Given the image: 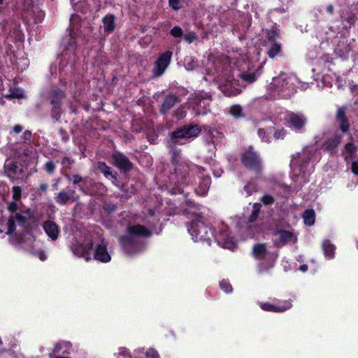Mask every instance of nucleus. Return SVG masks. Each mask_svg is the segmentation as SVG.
<instances>
[{
    "mask_svg": "<svg viewBox=\"0 0 358 358\" xmlns=\"http://www.w3.org/2000/svg\"><path fill=\"white\" fill-rule=\"evenodd\" d=\"M69 346H70L69 343L66 342V341H64V342H62V343H58V344L56 345L55 348H56V350H57L62 349V348H69Z\"/></svg>",
    "mask_w": 358,
    "mask_h": 358,
    "instance_id": "nucleus-44",
    "label": "nucleus"
},
{
    "mask_svg": "<svg viewBox=\"0 0 358 358\" xmlns=\"http://www.w3.org/2000/svg\"><path fill=\"white\" fill-rule=\"evenodd\" d=\"M184 65L187 71H192L196 67V63L192 57H186L184 60Z\"/></svg>",
    "mask_w": 358,
    "mask_h": 358,
    "instance_id": "nucleus-27",
    "label": "nucleus"
},
{
    "mask_svg": "<svg viewBox=\"0 0 358 358\" xmlns=\"http://www.w3.org/2000/svg\"><path fill=\"white\" fill-rule=\"evenodd\" d=\"M43 228L48 236L52 240L57 238L59 234V229L55 223L52 222V221H47L44 223Z\"/></svg>",
    "mask_w": 358,
    "mask_h": 358,
    "instance_id": "nucleus-15",
    "label": "nucleus"
},
{
    "mask_svg": "<svg viewBox=\"0 0 358 358\" xmlns=\"http://www.w3.org/2000/svg\"><path fill=\"white\" fill-rule=\"evenodd\" d=\"M266 247L263 244L255 245L253 248V254L256 258H263L266 255Z\"/></svg>",
    "mask_w": 358,
    "mask_h": 358,
    "instance_id": "nucleus-21",
    "label": "nucleus"
},
{
    "mask_svg": "<svg viewBox=\"0 0 358 358\" xmlns=\"http://www.w3.org/2000/svg\"><path fill=\"white\" fill-rule=\"evenodd\" d=\"M3 2V0H0V5H1Z\"/></svg>",
    "mask_w": 358,
    "mask_h": 358,
    "instance_id": "nucleus-60",
    "label": "nucleus"
},
{
    "mask_svg": "<svg viewBox=\"0 0 358 358\" xmlns=\"http://www.w3.org/2000/svg\"><path fill=\"white\" fill-rule=\"evenodd\" d=\"M94 259L103 263H107L110 261V254L108 251L106 245L104 243L96 246L94 253Z\"/></svg>",
    "mask_w": 358,
    "mask_h": 358,
    "instance_id": "nucleus-9",
    "label": "nucleus"
},
{
    "mask_svg": "<svg viewBox=\"0 0 358 358\" xmlns=\"http://www.w3.org/2000/svg\"><path fill=\"white\" fill-rule=\"evenodd\" d=\"M195 38H196V35L194 33L191 32V33H188L185 35V39L188 43H192Z\"/></svg>",
    "mask_w": 358,
    "mask_h": 358,
    "instance_id": "nucleus-41",
    "label": "nucleus"
},
{
    "mask_svg": "<svg viewBox=\"0 0 358 358\" xmlns=\"http://www.w3.org/2000/svg\"><path fill=\"white\" fill-rule=\"evenodd\" d=\"M249 187H250L249 185L245 186V190L248 192V195H250L251 194V192L248 191Z\"/></svg>",
    "mask_w": 358,
    "mask_h": 358,
    "instance_id": "nucleus-58",
    "label": "nucleus"
},
{
    "mask_svg": "<svg viewBox=\"0 0 358 358\" xmlns=\"http://www.w3.org/2000/svg\"><path fill=\"white\" fill-rule=\"evenodd\" d=\"M285 129H279L277 131H275V136L276 138H282L285 135Z\"/></svg>",
    "mask_w": 358,
    "mask_h": 358,
    "instance_id": "nucleus-45",
    "label": "nucleus"
},
{
    "mask_svg": "<svg viewBox=\"0 0 358 358\" xmlns=\"http://www.w3.org/2000/svg\"><path fill=\"white\" fill-rule=\"evenodd\" d=\"M80 21V17L77 15H72L71 18V32L69 35L63 40V44L67 49H73L75 47V36L78 29L77 23Z\"/></svg>",
    "mask_w": 358,
    "mask_h": 358,
    "instance_id": "nucleus-4",
    "label": "nucleus"
},
{
    "mask_svg": "<svg viewBox=\"0 0 358 358\" xmlns=\"http://www.w3.org/2000/svg\"><path fill=\"white\" fill-rule=\"evenodd\" d=\"M38 256L39 257V259L41 260V261H44L46 259V255H45V253L42 251L39 252L38 253Z\"/></svg>",
    "mask_w": 358,
    "mask_h": 358,
    "instance_id": "nucleus-50",
    "label": "nucleus"
},
{
    "mask_svg": "<svg viewBox=\"0 0 358 358\" xmlns=\"http://www.w3.org/2000/svg\"><path fill=\"white\" fill-rule=\"evenodd\" d=\"M120 358V357H119Z\"/></svg>",
    "mask_w": 358,
    "mask_h": 358,
    "instance_id": "nucleus-62",
    "label": "nucleus"
},
{
    "mask_svg": "<svg viewBox=\"0 0 358 358\" xmlns=\"http://www.w3.org/2000/svg\"><path fill=\"white\" fill-rule=\"evenodd\" d=\"M304 154L297 153L296 155L293 157V159L291 161L290 166L293 171L296 172L298 167L300 166V163L303 158Z\"/></svg>",
    "mask_w": 358,
    "mask_h": 358,
    "instance_id": "nucleus-22",
    "label": "nucleus"
},
{
    "mask_svg": "<svg viewBox=\"0 0 358 358\" xmlns=\"http://www.w3.org/2000/svg\"><path fill=\"white\" fill-rule=\"evenodd\" d=\"M262 201L265 205H269L273 203L274 199L271 196L266 194L262 198Z\"/></svg>",
    "mask_w": 358,
    "mask_h": 358,
    "instance_id": "nucleus-38",
    "label": "nucleus"
},
{
    "mask_svg": "<svg viewBox=\"0 0 358 358\" xmlns=\"http://www.w3.org/2000/svg\"><path fill=\"white\" fill-rule=\"evenodd\" d=\"M6 97L8 99H13V98H24V93L22 90H16L13 92H12L10 94L6 95Z\"/></svg>",
    "mask_w": 358,
    "mask_h": 358,
    "instance_id": "nucleus-30",
    "label": "nucleus"
},
{
    "mask_svg": "<svg viewBox=\"0 0 358 358\" xmlns=\"http://www.w3.org/2000/svg\"><path fill=\"white\" fill-rule=\"evenodd\" d=\"M322 247L325 256L329 259H331L334 255V246L329 241H324Z\"/></svg>",
    "mask_w": 358,
    "mask_h": 358,
    "instance_id": "nucleus-19",
    "label": "nucleus"
},
{
    "mask_svg": "<svg viewBox=\"0 0 358 358\" xmlns=\"http://www.w3.org/2000/svg\"><path fill=\"white\" fill-rule=\"evenodd\" d=\"M220 287L224 292L227 293L231 292L232 291L231 285L225 280H222L220 282Z\"/></svg>",
    "mask_w": 358,
    "mask_h": 358,
    "instance_id": "nucleus-35",
    "label": "nucleus"
},
{
    "mask_svg": "<svg viewBox=\"0 0 358 358\" xmlns=\"http://www.w3.org/2000/svg\"><path fill=\"white\" fill-rule=\"evenodd\" d=\"M281 50V45L279 43H273L268 51V56L271 58H273L276 55H278Z\"/></svg>",
    "mask_w": 358,
    "mask_h": 358,
    "instance_id": "nucleus-26",
    "label": "nucleus"
},
{
    "mask_svg": "<svg viewBox=\"0 0 358 358\" xmlns=\"http://www.w3.org/2000/svg\"><path fill=\"white\" fill-rule=\"evenodd\" d=\"M241 76L243 80L248 83H252L256 80V75L253 73H243Z\"/></svg>",
    "mask_w": 358,
    "mask_h": 358,
    "instance_id": "nucleus-33",
    "label": "nucleus"
},
{
    "mask_svg": "<svg viewBox=\"0 0 358 358\" xmlns=\"http://www.w3.org/2000/svg\"><path fill=\"white\" fill-rule=\"evenodd\" d=\"M200 129L197 126H187L173 132V138H189L196 136L200 133Z\"/></svg>",
    "mask_w": 358,
    "mask_h": 358,
    "instance_id": "nucleus-6",
    "label": "nucleus"
},
{
    "mask_svg": "<svg viewBox=\"0 0 358 358\" xmlns=\"http://www.w3.org/2000/svg\"><path fill=\"white\" fill-rule=\"evenodd\" d=\"M336 120L339 123L340 127L343 132L348 131L349 124L345 118V112L343 108H339L336 113Z\"/></svg>",
    "mask_w": 358,
    "mask_h": 358,
    "instance_id": "nucleus-16",
    "label": "nucleus"
},
{
    "mask_svg": "<svg viewBox=\"0 0 358 358\" xmlns=\"http://www.w3.org/2000/svg\"><path fill=\"white\" fill-rule=\"evenodd\" d=\"M295 241L293 234L287 231H281L275 234V241L278 245H284L289 241Z\"/></svg>",
    "mask_w": 358,
    "mask_h": 358,
    "instance_id": "nucleus-14",
    "label": "nucleus"
},
{
    "mask_svg": "<svg viewBox=\"0 0 358 358\" xmlns=\"http://www.w3.org/2000/svg\"><path fill=\"white\" fill-rule=\"evenodd\" d=\"M261 205L259 203H255L253 206V211L250 215V221L254 222L259 215Z\"/></svg>",
    "mask_w": 358,
    "mask_h": 358,
    "instance_id": "nucleus-29",
    "label": "nucleus"
},
{
    "mask_svg": "<svg viewBox=\"0 0 358 358\" xmlns=\"http://www.w3.org/2000/svg\"><path fill=\"white\" fill-rule=\"evenodd\" d=\"M169 5L174 9L178 10L181 7L180 0H169Z\"/></svg>",
    "mask_w": 358,
    "mask_h": 358,
    "instance_id": "nucleus-39",
    "label": "nucleus"
},
{
    "mask_svg": "<svg viewBox=\"0 0 358 358\" xmlns=\"http://www.w3.org/2000/svg\"><path fill=\"white\" fill-rule=\"evenodd\" d=\"M177 102V98L175 96H169L164 101L162 110H166L174 106Z\"/></svg>",
    "mask_w": 358,
    "mask_h": 358,
    "instance_id": "nucleus-25",
    "label": "nucleus"
},
{
    "mask_svg": "<svg viewBox=\"0 0 358 358\" xmlns=\"http://www.w3.org/2000/svg\"><path fill=\"white\" fill-rule=\"evenodd\" d=\"M189 232L194 241H206L210 245L211 231L203 221L197 220L192 222Z\"/></svg>",
    "mask_w": 358,
    "mask_h": 358,
    "instance_id": "nucleus-2",
    "label": "nucleus"
},
{
    "mask_svg": "<svg viewBox=\"0 0 358 358\" xmlns=\"http://www.w3.org/2000/svg\"><path fill=\"white\" fill-rule=\"evenodd\" d=\"M82 178L79 176H73L72 178L73 182L76 184L81 181Z\"/></svg>",
    "mask_w": 358,
    "mask_h": 358,
    "instance_id": "nucleus-47",
    "label": "nucleus"
},
{
    "mask_svg": "<svg viewBox=\"0 0 358 358\" xmlns=\"http://www.w3.org/2000/svg\"><path fill=\"white\" fill-rule=\"evenodd\" d=\"M47 187H48V186H47V185H45V184H42V185H41V186H40V189H41V190H43V191H45V190L47 189Z\"/></svg>",
    "mask_w": 358,
    "mask_h": 358,
    "instance_id": "nucleus-53",
    "label": "nucleus"
},
{
    "mask_svg": "<svg viewBox=\"0 0 358 358\" xmlns=\"http://www.w3.org/2000/svg\"><path fill=\"white\" fill-rule=\"evenodd\" d=\"M121 243L124 245V247L126 248L127 247V239L121 238Z\"/></svg>",
    "mask_w": 358,
    "mask_h": 358,
    "instance_id": "nucleus-55",
    "label": "nucleus"
},
{
    "mask_svg": "<svg viewBox=\"0 0 358 358\" xmlns=\"http://www.w3.org/2000/svg\"><path fill=\"white\" fill-rule=\"evenodd\" d=\"M303 219L305 224L312 226L315 221V213L312 209L305 210L303 214Z\"/></svg>",
    "mask_w": 358,
    "mask_h": 358,
    "instance_id": "nucleus-17",
    "label": "nucleus"
},
{
    "mask_svg": "<svg viewBox=\"0 0 358 358\" xmlns=\"http://www.w3.org/2000/svg\"><path fill=\"white\" fill-rule=\"evenodd\" d=\"M146 357L148 358H157L158 357V353L154 350H149L146 352Z\"/></svg>",
    "mask_w": 358,
    "mask_h": 358,
    "instance_id": "nucleus-42",
    "label": "nucleus"
},
{
    "mask_svg": "<svg viewBox=\"0 0 358 358\" xmlns=\"http://www.w3.org/2000/svg\"><path fill=\"white\" fill-rule=\"evenodd\" d=\"M24 136L26 140H28L31 137V133L29 131H25L24 133Z\"/></svg>",
    "mask_w": 358,
    "mask_h": 358,
    "instance_id": "nucleus-52",
    "label": "nucleus"
},
{
    "mask_svg": "<svg viewBox=\"0 0 358 358\" xmlns=\"http://www.w3.org/2000/svg\"><path fill=\"white\" fill-rule=\"evenodd\" d=\"M75 0H71L72 2H73Z\"/></svg>",
    "mask_w": 358,
    "mask_h": 358,
    "instance_id": "nucleus-61",
    "label": "nucleus"
},
{
    "mask_svg": "<svg viewBox=\"0 0 358 358\" xmlns=\"http://www.w3.org/2000/svg\"><path fill=\"white\" fill-rule=\"evenodd\" d=\"M13 198L15 201H18L21 198V189L17 186L13 188Z\"/></svg>",
    "mask_w": 358,
    "mask_h": 358,
    "instance_id": "nucleus-34",
    "label": "nucleus"
},
{
    "mask_svg": "<svg viewBox=\"0 0 358 358\" xmlns=\"http://www.w3.org/2000/svg\"><path fill=\"white\" fill-rule=\"evenodd\" d=\"M129 236H149L150 231L145 227L141 225H136L128 228Z\"/></svg>",
    "mask_w": 358,
    "mask_h": 358,
    "instance_id": "nucleus-13",
    "label": "nucleus"
},
{
    "mask_svg": "<svg viewBox=\"0 0 358 358\" xmlns=\"http://www.w3.org/2000/svg\"><path fill=\"white\" fill-rule=\"evenodd\" d=\"M92 248V243L91 242L87 243L85 245H78L73 249L74 254L83 257L86 261L91 259L90 251Z\"/></svg>",
    "mask_w": 358,
    "mask_h": 358,
    "instance_id": "nucleus-12",
    "label": "nucleus"
},
{
    "mask_svg": "<svg viewBox=\"0 0 358 358\" xmlns=\"http://www.w3.org/2000/svg\"><path fill=\"white\" fill-rule=\"evenodd\" d=\"M73 193L74 192L72 190H69L66 192L62 191L59 193L57 196V201L59 203L65 204L73 196Z\"/></svg>",
    "mask_w": 358,
    "mask_h": 358,
    "instance_id": "nucleus-20",
    "label": "nucleus"
},
{
    "mask_svg": "<svg viewBox=\"0 0 358 358\" xmlns=\"http://www.w3.org/2000/svg\"><path fill=\"white\" fill-rule=\"evenodd\" d=\"M259 136L262 138V140H264L266 131L264 129H259L258 131Z\"/></svg>",
    "mask_w": 358,
    "mask_h": 358,
    "instance_id": "nucleus-49",
    "label": "nucleus"
},
{
    "mask_svg": "<svg viewBox=\"0 0 358 358\" xmlns=\"http://www.w3.org/2000/svg\"><path fill=\"white\" fill-rule=\"evenodd\" d=\"M33 214L30 209H27L24 213V215H21L20 213H16L15 215V218L16 220H17L20 223H22L25 222L27 220L30 219L32 217Z\"/></svg>",
    "mask_w": 358,
    "mask_h": 358,
    "instance_id": "nucleus-24",
    "label": "nucleus"
},
{
    "mask_svg": "<svg viewBox=\"0 0 358 358\" xmlns=\"http://www.w3.org/2000/svg\"><path fill=\"white\" fill-rule=\"evenodd\" d=\"M113 160L115 165L120 169L128 171L131 168V163L122 154H114L113 155Z\"/></svg>",
    "mask_w": 358,
    "mask_h": 358,
    "instance_id": "nucleus-11",
    "label": "nucleus"
},
{
    "mask_svg": "<svg viewBox=\"0 0 358 358\" xmlns=\"http://www.w3.org/2000/svg\"><path fill=\"white\" fill-rule=\"evenodd\" d=\"M172 57V52L166 51L161 54L155 62L153 73L155 76H162L169 66Z\"/></svg>",
    "mask_w": 358,
    "mask_h": 358,
    "instance_id": "nucleus-3",
    "label": "nucleus"
},
{
    "mask_svg": "<svg viewBox=\"0 0 358 358\" xmlns=\"http://www.w3.org/2000/svg\"><path fill=\"white\" fill-rule=\"evenodd\" d=\"M171 34L174 37H180L182 35V31L179 27H174L171 30Z\"/></svg>",
    "mask_w": 358,
    "mask_h": 358,
    "instance_id": "nucleus-37",
    "label": "nucleus"
},
{
    "mask_svg": "<svg viewBox=\"0 0 358 358\" xmlns=\"http://www.w3.org/2000/svg\"><path fill=\"white\" fill-rule=\"evenodd\" d=\"M45 170L48 173H52L55 170V166L51 162H48L45 164Z\"/></svg>",
    "mask_w": 358,
    "mask_h": 358,
    "instance_id": "nucleus-43",
    "label": "nucleus"
},
{
    "mask_svg": "<svg viewBox=\"0 0 358 358\" xmlns=\"http://www.w3.org/2000/svg\"><path fill=\"white\" fill-rule=\"evenodd\" d=\"M103 29L105 31L111 32L115 29L113 15H106L103 19Z\"/></svg>",
    "mask_w": 358,
    "mask_h": 358,
    "instance_id": "nucleus-18",
    "label": "nucleus"
},
{
    "mask_svg": "<svg viewBox=\"0 0 358 358\" xmlns=\"http://www.w3.org/2000/svg\"><path fill=\"white\" fill-rule=\"evenodd\" d=\"M8 209L11 213H15L18 209L17 204L15 202H10L8 204Z\"/></svg>",
    "mask_w": 358,
    "mask_h": 358,
    "instance_id": "nucleus-40",
    "label": "nucleus"
},
{
    "mask_svg": "<svg viewBox=\"0 0 358 358\" xmlns=\"http://www.w3.org/2000/svg\"><path fill=\"white\" fill-rule=\"evenodd\" d=\"M327 10H328V12H329L330 13H332V12H333V6H329L327 7Z\"/></svg>",
    "mask_w": 358,
    "mask_h": 358,
    "instance_id": "nucleus-57",
    "label": "nucleus"
},
{
    "mask_svg": "<svg viewBox=\"0 0 358 358\" xmlns=\"http://www.w3.org/2000/svg\"><path fill=\"white\" fill-rule=\"evenodd\" d=\"M98 169L101 171L106 177L110 176L113 177L110 168L104 162H99L97 164Z\"/></svg>",
    "mask_w": 358,
    "mask_h": 358,
    "instance_id": "nucleus-28",
    "label": "nucleus"
},
{
    "mask_svg": "<svg viewBox=\"0 0 358 358\" xmlns=\"http://www.w3.org/2000/svg\"><path fill=\"white\" fill-rule=\"evenodd\" d=\"M217 244L222 248L234 250L236 248V243L229 236L227 231H221L215 236Z\"/></svg>",
    "mask_w": 358,
    "mask_h": 358,
    "instance_id": "nucleus-10",
    "label": "nucleus"
},
{
    "mask_svg": "<svg viewBox=\"0 0 358 358\" xmlns=\"http://www.w3.org/2000/svg\"><path fill=\"white\" fill-rule=\"evenodd\" d=\"M345 152L348 155L346 156V158L352 157L355 152H356L355 146L352 143L346 144L345 147Z\"/></svg>",
    "mask_w": 358,
    "mask_h": 358,
    "instance_id": "nucleus-31",
    "label": "nucleus"
},
{
    "mask_svg": "<svg viewBox=\"0 0 358 358\" xmlns=\"http://www.w3.org/2000/svg\"><path fill=\"white\" fill-rule=\"evenodd\" d=\"M287 122L289 127L298 131L306 125L307 121L303 114L292 113L287 115Z\"/></svg>",
    "mask_w": 358,
    "mask_h": 358,
    "instance_id": "nucleus-5",
    "label": "nucleus"
},
{
    "mask_svg": "<svg viewBox=\"0 0 358 358\" xmlns=\"http://www.w3.org/2000/svg\"><path fill=\"white\" fill-rule=\"evenodd\" d=\"M352 171L355 175H358V162H353L352 164Z\"/></svg>",
    "mask_w": 358,
    "mask_h": 358,
    "instance_id": "nucleus-46",
    "label": "nucleus"
},
{
    "mask_svg": "<svg viewBox=\"0 0 358 358\" xmlns=\"http://www.w3.org/2000/svg\"><path fill=\"white\" fill-rule=\"evenodd\" d=\"M15 230L14 217L12 215L10 217L8 221V230L7 234H11Z\"/></svg>",
    "mask_w": 358,
    "mask_h": 358,
    "instance_id": "nucleus-36",
    "label": "nucleus"
},
{
    "mask_svg": "<svg viewBox=\"0 0 358 358\" xmlns=\"http://www.w3.org/2000/svg\"><path fill=\"white\" fill-rule=\"evenodd\" d=\"M239 92H240L239 90H236V92H231V93H229V94H227V93H226V94H227V96H234V95H236V94H238V93H239Z\"/></svg>",
    "mask_w": 358,
    "mask_h": 358,
    "instance_id": "nucleus-54",
    "label": "nucleus"
},
{
    "mask_svg": "<svg viewBox=\"0 0 358 358\" xmlns=\"http://www.w3.org/2000/svg\"><path fill=\"white\" fill-rule=\"evenodd\" d=\"M292 304L288 301H277L273 303H265L261 305V308L266 311L280 313L290 308Z\"/></svg>",
    "mask_w": 358,
    "mask_h": 358,
    "instance_id": "nucleus-7",
    "label": "nucleus"
},
{
    "mask_svg": "<svg viewBox=\"0 0 358 358\" xmlns=\"http://www.w3.org/2000/svg\"><path fill=\"white\" fill-rule=\"evenodd\" d=\"M299 270L302 272H306L308 270V266L306 264H303L300 266Z\"/></svg>",
    "mask_w": 358,
    "mask_h": 358,
    "instance_id": "nucleus-51",
    "label": "nucleus"
},
{
    "mask_svg": "<svg viewBox=\"0 0 358 358\" xmlns=\"http://www.w3.org/2000/svg\"><path fill=\"white\" fill-rule=\"evenodd\" d=\"M126 350L124 348H120V352H119V355H120L121 354H123V355H125L126 354Z\"/></svg>",
    "mask_w": 358,
    "mask_h": 358,
    "instance_id": "nucleus-56",
    "label": "nucleus"
},
{
    "mask_svg": "<svg viewBox=\"0 0 358 358\" xmlns=\"http://www.w3.org/2000/svg\"><path fill=\"white\" fill-rule=\"evenodd\" d=\"M229 114L235 118L243 117V109L239 105H234L230 107Z\"/></svg>",
    "mask_w": 358,
    "mask_h": 358,
    "instance_id": "nucleus-23",
    "label": "nucleus"
},
{
    "mask_svg": "<svg viewBox=\"0 0 358 358\" xmlns=\"http://www.w3.org/2000/svg\"><path fill=\"white\" fill-rule=\"evenodd\" d=\"M13 131L18 134V133H20L22 131V127L21 125H15L14 127H13Z\"/></svg>",
    "mask_w": 358,
    "mask_h": 358,
    "instance_id": "nucleus-48",
    "label": "nucleus"
},
{
    "mask_svg": "<svg viewBox=\"0 0 358 358\" xmlns=\"http://www.w3.org/2000/svg\"><path fill=\"white\" fill-rule=\"evenodd\" d=\"M298 83L297 78L291 74L281 73L273 78L270 87L280 89L284 92L287 91V94H293L295 90V85Z\"/></svg>",
    "mask_w": 358,
    "mask_h": 358,
    "instance_id": "nucleus-1",
    "label": "nucleus"
},
{
    "mask_svg": "<svg viewBox=\"0 0 358 358\" xmlns=\"http://www.w3.org/2000/svg\"><path fill=\"white\" fill-rule=\"evenodd\" d=\"M341 142L340 137H335L334 139L330 140L327 145V148L329 150H332L336 148Z\"/></svg>",
    "mask_w": 358,
    "mask_h": 358,
    "instance_id": "nucleus-32",
    "label": "nucleus"
},
{
    "mask_svg": "<svg viewBox=\"0 0 358 358\" xmlns=\"http://www.w3.org/2000/svg\"><path fill=\"white\" fill-rule=\"evenodd\" d=\"M243 162L245 166L251 169L258 170L259 168L260 160L257 155L252 149L248 150L243 154Z\"/></svg>",
    "mask_w": 358,
    "mask_h": 358,
    "instance_id": "nucleus-8",
    "label": "nucleus"
},
{
    "mask_svg": "<svg viewBox=\"0 0 358 358\" xmlns=\"http://www.w3.org/2000/svg\"><path fill=\"white\" fill-rule=\"evenodd\" d=\"M268 37H269L270 38H272L273 37V35H270V34H268Z\"/></svg>",
    "mask_w": 358,
    "mask_h": 358,
    "instance_id": "nucleus-59",
    "label": "nucleus"
}]
</instances>
